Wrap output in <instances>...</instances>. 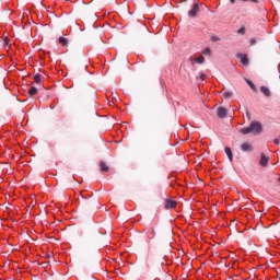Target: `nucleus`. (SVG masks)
<instances>
[{
	"label": "nucleus",
	"mask_w": 280,
	"mask_h": 280,
	"mask_svg": "<svg viewBox=\"0 0 280 280\" xmlns=\"http://www.w3.org/2000/svg\"><path fill=\"white\" fill-rule=\"evenodd\" d=\"M249 127L252 128L253 135H260V132H261V122L252 121Z\"/></svg>",
	"instance_id": "1"
},
{
	"label": "nucleus",
	"mask_w": 280,
	"mask_h": 280,
	"mask_svg": "<svg viewBox=\"0 0 280 280\" xmlns=\"http://www.w3.org/2000/svg\"><path fill=\"white\" fill-rule=\"evenodd\" d=\"M217 115L220 119H226V115H229V112L224 107H219L217 109Z\"/></svg>",
	"instance_id": "2"
},
{
	"label": "nucleus",
	"mask_w": 280,
	"mask_h": 280,
	"mask_svg": "<svg viewBox=\"0 0 280 280\" xmlns=\"http://www.w3.org/2000/svg\"><path fill=\"white\" fill-rule=\"evenodd\" d=\"M269 161H270V158L266 156V153L260 154L259 165H261V167H268Z\"/></svg>",
	"instance_id": "3"
},
{
	"label": "nucleus",
	"mask_w": 280,
	"mask_h": 280,
	"mask_svg": "<svg viewBox=\"0 0 280 280\" xmlns=\"http://www.w3.org/2000/svg\"><path fill=\"white\" fill-rule=\"evenodd\" d=\"M199 11L200 7L198 5V3H195L192 9L188 12V16H191V19H194Z\"/></svg>",
	"instance_id": "4"
},
{
	"label": "nucleus",
	"mask_w": 280,
	"mask_h": 280,
	"mask_svg": "<svg viewBox=\"0 0 280 280\" xmlns=\"http://www.w3.org/2000/svg\"><path fill=\"white\" fill-rule=\"evenodd\" d=\"M178 203L176 202V201H174V200H172V199H167L166 201H165V209H176V206H177Z\"/></svg>",
	"instance_id": "5"
},
{
	"label": "nucleus",
	"mask_w": 280,
	"mask_h": 280,
	"mask_svg": "<svg viewBox=\"0 0 280 280\" xmlns=\"http://www.w3.org/2000/svg\"><path fill=\"white\" fill-rule=\"evenodd\" d=\"M260 92L265 95V97H270V95H272L270 89H268L266 85L260 86Z\"/></svg>",
	"instance_id": "6"
},
{
	"label": "nucleus",
	"mask_w": 280,
	"mask_h": 280,
	"mask_svg": "<svg viewBox=\"0 0 280 280\" xmlns=\"http://www.w3.org/2000/svg\"><path fill=\"white\" fill-rule=\"evenodd\" d=\"M225 154L228 155V159L231 163H233V151H231V148L226 147L225 149Z\"/></svg>",
	"instance_id": "7"
},
{
	"label": "nucleus",
	"mask_w": 280,
	"mask_h": 280,
	"mask_svg": "<svg viewBox=\"0 0 280 280\" xmlns=\"http://www.w3.org/2000/svg\"><path fill=\"white\" fill-rule=\"evenodd\" d=\"M101 172H109L110 167H108V164L106 162L101 161L100 162Z\"/></svg>",
	"instance_id": "8"
},
{
	"label": "nucleus",
	"mask_w": 280,
	"mask_h": 280,
	"mask_svg": "<svg viewBox=\"0 0 280 280\" xmlns=\"http://www.w3.org/2000/svg\"><path fill=\"white\" fill-rule=\"evenodd\" d=\"M221 93H222V97H224L225 100L233 97V93L229 90H223Z\"/></svg>",
	"instance_id": "9"
},
{
	"label": "nucleus",
	"mask_w": 280,
	"mask_h": 280,
	"mask_svg": "<svg viewBox=\"0 0 280 280\" xmlns=\"http://www.w3.org/2000/svg\"><path fill=\"white\" fill-rule=\"evenodd\" d=\"M241 150H242L243 152H250V151L253 150V147H252L250 144H248V143H243V144L241 145Z\"/></svg>",
	"instance_id": "10"
},
{
	"label": "nucleus",
	"mask_w": 280,
	"mask_h": 280,
	"mask_svg": "<svg viewBox=\"0 0 280 280\" xmlns=\"http://www.w3.org/2000/svg\"><path fill=\"white\" fill-rule=\"evenodd\" d=\"M241 133L242 135H250V133H253V129H252L250 125L248 127H245V128L241 129Z\"/></svg>",
	"instance_id": "11"
},
{
	"label": "nucleus",
	"mask_w": 280,
	"mask_h": 280,
	"mask_svg": "<svg viewBox=\"0 0 280 280\" xmlns=\"http://www.w3.org/2000/svg\"><path fill=\"white\" fill-rule=\"evenodd\" d=\"M238 58H241L242 65L248 66V57L246 55H240Z\"/></svg>",
	"instance_id": "12"
},
{
	"label": "nucleus",
	"mask_w": 280,
	"mask_h": 280,
	"mask_svg": "<svg viewBox=\"0 0 280 280\" xmlns=\"http://www.w3.org/2000/svg\"><path fill=\"white\" fill-rule=\"evenodd\" d=\"M59 43L62 45V47H67V45H69V39L66 37H59Z\"/></svg>",
	"instance_id": "13"
},
{
	"label": "nucleus",
	"mask_w": 280,
	"mask_h": 280,
	"mask_svg": "<svg viewBox=\"0 0 280 280\" xmlns=\"http://www.w3.org/2000/svg\"><path fill=\"white\" fill-rule=\"evenodd\" d=\"M245 82L248 84L249 89H252V91H257V88L255 86V83H253V81L245 79Z\"/></svg>",
	"instance_id": "14"
},
{
	"label": "nucleus",
	"mask_w": 280,
	"mask_h": 280,
	"mask_svg": "<svg viewBox=\"0 0 280 280\" xmlns=\"http://www.w3.org/2000/svg\"><path fill=\"white\" fill-rule=\"evenodd\" d=\"M37 93H38V89H36V88H34V86L30 88L28 94H30L31 96H34V95H36Z\"/></svg>",
	"instance_id": "15"
},
{
	"label": "nucleus",
	"mask_w": 280,
	"mask_h": 280,
	"mask_svg": "<svg viewBox=\"0 0 280 280\" xmlns=\"http://www.w3.org/2000/svg\"><path fill=\"white\" fill-rule=\"evenodd\" d=\"M195 62H197V65H203L205 63V57L200 56L197 59H195Z\"/></svg>",
	"instance_id": "16"
},
{
	"label": "nucleus",
	"mask_w": 280,
	"mask_h": 280,
	"mask_svg": "<svg viewBox=\"0 0 280 280\" xmlns=\"http://www.w3.org/2000/svg\"><path fill=\"white\" fill-rule=\"evenodd\" d=\"M237 34H242L244 36V34H246V27L242 26L238 31Z\"/></svg>",
	"instance_id": "17"
},
{
	"label": "nucleus",
	"mask_w": 280,
	"mask_h": 280,
	"mask_svg": "<svg viewBox=\"0 0 280 280\" xmlns=\"http://www.w3.org/2000/svg\"><path fill=\"white\" fill-rule=\"evenodd\" d=\"M34 81L36 82V84H39V82H40V74H36L34 77Z\"/></svg>",
	"instance_id": "18"
},
{
	"label": "nucleus",
	"mask_w": 280,
	"mask_h": 280,
	"mask_svg": "<svg viewBox=\"0 0 280 280\" xmlns=\"http://www.w3.org/2000/svg\"><path fill=\"white\" fill-rule=\"evenodd\" d=\"M203 54H205V56H211V49L210 48H206L203 50Z\"/></svg>",
	"instance_id": "19"
},
{
	"label": "nucleus",
	"mask_w": 280,
	"mask_h": 280,
	"mask_svg": "<svg viewBox=\"0 0 280 280\" xmlns=\"http://www.w3.org/2000/svg\"><path fill=\"white\" fill-rule=\"evenodd\" d=\"M211 40H212V43H218V40H220V37L213 35V36L211 37Z\"/></svg>",
	"instance_id": "20"
},
{
	"label": "nucleus",
	"mask_w": 280,
	"mask_h": 280,
	"mask_svg": "<svg viewBox=\"0 0 280 280\" xmlns=\"http://www.w3.org/2000/svg\"><path fill=\"white\" fill-rule=\"evenodd\" d=\"M243 3L250 1L252 3H259V0H241Z\"/></svg>",
	"instance_id": "21"
},
{
	"label": "nucleus",
	"mask_w": 280,
	"mask_h": 280,
	"mask_svg": "<svg viewBox=\"0 0 280 280\" xmlns=\"http://www.w3.org/2000/svg\"><path fill=\"white\" fill-rule=\"evenodd\" d=\"M10 45V39L8 37H4V46L8 47Z\"/></svg>",
	"instance_id": "22"
},
{
	"label": "nucleus",
	"mask_w": 280,
	"mask_h": 280,
	"mask_svg": "<svg viewBox=\"0 0 280 280\" xmlns=\"http://www.w3.org/2000/svg\"><path fill=\"white\" fill-rule=\"evenodd\" d=\"M246 117H247L248 121H250V119H252L250 112L246 110Z\"/></svg>",
	"instance_id": "23"
},
{
	"label": "nucleus",
	"mask_w": 280,
	"mask_h": 280,
	"mask_svg": "<svg viewBox=\"0 0 280 280\" xmlns=\"http://www.w3.org/2000/svg\"><path fill=\"white\" fill-rule=\"evenodd\" d=\"M250 45H257V39L252 38V39H250Z\"/></svg>",
	"instance_id": "24"
},
{
	"label": "nucleus",
	"mask_w": 280,
	"mask_h": 280,
	"mask_svg": "<svg viewBox=\"0 0 280 280\" xmlns=\"http://www.w3.org/2000/svg\"><path fill=\"white\" fill-rule=\"evenodd\" d=\"M188 60L191 62V65H194V62H196V59L194 57H189Z\"/></svg>",
	"instance_id": "25"
},
{
	"label": "nucleus",
	"mask_w": 280,
	"mask_h": 280,
	"mask_svg": "<svg viewBox=\"0 0 280 280\" xmlns=\"http://www.w3.org/2000/svg\"><path fill=\"white\" fill-rule=\"evenodd\" d=\"M273 143H275L276 145H279V139H275V140H273Z\"/></svg>",
	"instance_id": "26"
},
{
	"label": "nucleus",
	"mask_w": 280,
	"mask_h": 280,
	"mask_svg": "<svg viewBox=\"0 0 280 280\" xmlns=\"http://www.w3.org/2000/svg\"><path fill=\"white\" fill-rule=\"evenodd\" d=\"M230 2L233 4V3H235V0H230Z\"/></svg>",
	"instance_id": "27"
},
{
	"label": "nucleus",
	"mask_w": 280,
	"mask_h": 280,
	"mask_svg": "<svg viewBox=\"0 0 280 280\" xmlns=\"http://www.w3.org/2000/svg\"><path fill=\"white\" fill-rule=\"evenodd\" d=\"M203 78H205V74H201V75H200V79L202 80Z\"/></svg>",
	"instance_id": "28"
},
{
	"label": "nucleus",
	"mask_w": 280,
	"mask_h": 280,
	"mask_svg": "<svg viewBox=\"0 0 280 280\" xmlns=\"http://www.w3.org/2000/svg\"><path fill=\"white\" fill-rule=\"evenodd\" d=\"M152 233H153V235H154V230H152Z\"/></svg>",
	"instance_id": "29"
},
{
	"label": "nucleus",
	"mask_w": 280,
	"mask_h": 280,
	"mask_svg": "<svg viewBox=\"0 0 280 280\" xmlns=\"http://www.w3.org/2000/svg\"><path fill=\"white\" fill-rule=\"evenodd\" d=\"M279 280H280V275H279Z\"/></svg>",
	"instance_id": "30"
}]
</instances>
